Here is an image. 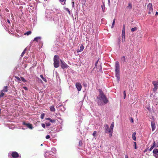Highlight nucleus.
Here are the masks:
<instances>
[{
  "label": "nucleus",
  "mask_w": 158,
  "mask_h": 158,
  "mask_svg": "<svg viewBox=\"0 0 158 158\" xmlns=\"http://www.w3.org/2000/svg\"><path fill=\"white\" fill-rule=\"evenodd\" d=\"M99 94L97 98V103L99 105L102 106L107 103L109 101L106 96L105 95L102 90L99 89Z\"/></svg>",
  "instance_id": "nucleus-1"
},
{
  "label": "nucleus",
  "mask_w": 158,
  "mask_h": 158,
  "mask_svg": "<svg viewBox=\"0 0 158 158\" xmlns=\"http://www.w3.org/2000/svg\"><path fill=\"white\" fill-rule=\"evenodd\" d=\"M110 128L109 127V126L108 125L106 124L105 125V133L106 134H109V137H111L112 135L113 132L111 130H110Z\"/></svg>",
  "instance_id": "nucleus-2"
},
{
  "label": "nucleus",
  "mask_w": 158,
  "mask_h": 158,
  "mask_svg": "<svg viewBox=\"0 0 158 158\" xmlns=\"http://www.w3.org/2000/svg\"><path fill=\"white\" fill-rule=\"evenodd\" d=\"M55 153L51 151H46L44 154V156L45 158H51L52 156Z\"/></svg>",
  "instance_id": "nucleus-3"
},
{
  "label": "nucleus",
  "mask_w": 158,
  "mask_h": 158,
  "mask_svg": "<svg viewBox=\"0 0 158 158\" xmlns=\"http://www.w3.org/2000/svg\"><path fill=\"white\" fill-rule=\"evenodd\" d=\"M152 84L154 86V88L153 89V90L154 92H155L158 88V81H153Z\"/></svg>",
  "instance_id": "nucleus-4"
},
{
  "label": "nucleus",
  "mask_w": 158,
  "mask_h": 158,
  "mask_svg": "<svg viewBox=\"0 0 158 158\" xmlns=\"http://www.w3.org/2000/svg\"><path fill=\"white\" fill-rule=\"evenodd\" d=\"M115 73H119V63L117 61L115 62Z\"/></svg>",
  "instance_id": "nucleus-5"
},
{
  "label": "nucleus",
  "mask_w": 158,
  "mask_h": 158,
  "mask_svg": "<svg viewBox=\"0 0 158 158\" xmlns=\"http://www.w3.org/2000/svg\"><path fill=\"white\" fill-rule=\"evenodd\" d=\"M60 66L62 69H64L67 68L69 67V66L62 60H60Z\"/></svg>",
  "instance_id": "nucleus-6"
},
{
  "label": "nucleus",
  "mask_w": 158,
  "mask_h": 158,
  "mask_svg": "<svg viewBox=\"0 0 158 158\" xmlns=\"http://www.w3.org/2000/svg\"><path fill=\"white\" fill-rule=\"evenodd\" d=\"M75 86L78 91H80L81 90L82 88V85L80 83L78 82L76 83Z\"/></svg>",
  "instance_id": "nucleus-7"
},
{
  "label": "nucleus",
  "mask_w": 158,
  "mask_h": 158,
  "mask_svg": "<svg viewBox=\"0 0 158 158\" xmlns=\"http://www.w3.org/2000/svg\"><path fill=\"white\" fill-rule=\"evenodd\" d=\"M23 124L26 126L27 127L31 129H32L33 128L32 125L29 123H27L25 122H23Z\"/></svg>",
  "instance_id": "nucleus-8"
},
{
  "label": "nucleus",
  "mask_w": 158,
  "mask_h": 158,
  "mask_svg": "<svg viewBox=\"0 0 158 158\" xmlns=\"http://www.w3.org/2000/svg\"><path fill=\"white\" fill-rule=\"evenodd\" d=\"M12 157L14 158H16L19 157V154L16 152H12L11 154Z\"/></svg>",
  "instance_id": "nucleus-9"
},
{
  "label": "nucleus",
  "mask_w": 158,
  "mask_h": 158,
  "mask_svg": "<svg viewBox=\"0 0 158 158\" xmlns=\"http://www.w3.org/2000/svg\"><path fill=\"white\" fill-rule=\"evenodd\" d=\"M151 126L152 128V131H154L156 129V125L155 122L154 121H152L151 122Z\"/></svg>",
  "instance_id": "nucleus-10"
},
{
  "label": "nucleus",
  "mask_w": 158,
  "mask_h": 158,
  "mask_svg": "<svg viewBox=\"0 0 158 158\" xmlns=\"http://www.w3.org/2000/svg\"><path fill=\"white\" fill-rule=\"evenodd\" d=\"M54 65L55 67L56 68H58L59 66V61H54Z\"/></svg>",
  "instance_id": "nucleus-11"
},
{
  "label": "nucleus",
  "mask_w": 158,
  "mask_h": 158,
  "mask_svg": "<svg viewBox=\"0 0 158 158\" xmlns=\"http://www.w3.org/2000/svg\"><path fill=\"white\" fill-rule=\"evenodd\" d=\"M41 37L40 36L36 37L34 38V40H32L31 41V43H32L34 41H35L36 42H38L41 40Z\"/></svg>",
  "instance_id": "nucleus-12"
},
{
  "label": "nucleus",
  "mask_w": 158,
  "mask_h": 158,
  "mask_svg": "<svg viewBox=\"0 0 158 158\" xmlns=\"http://www.w3.org/2000/svg\"><path fill=\"white\" fill-rule=\"evenodd\" d=\"M147 10H152V5L151 3H149L148 4L147 6Z\"/></svg>",
  "instance_id": "nucleus-13"
},
{
  "label": "nucleus",
  "mask_w": 158,
  "mask_h": 158,
  "mask_svg": "<svg viewBox=\"0 0 158 158\" xmlns=\"http://www.w3.org/2000/svg\"><path fill=\"white\" fill-rule=\"evenodd\" d=\"M115 77H116L117 80L118 82L119 81V73H115Z\"/></svg>",
  "instance_id": "nucleus-14"
},
{
  "label": "nucleus",
  "mask_w": 158,
  "mask_h": 158,
  "mask_svg": "<svg viewBox=\"0 0 158 158\" xmlns=\"http://www.w3.org/2000/svg\"><path fill=\"white\" fill-rule=\"evenodd\" d=\"M154 148H157L158 147V141H157L156 143L155 141L153 142L152 145Z\"/></svg>",
  "instance_id": "nucleus-15"
},
{
  "label": "nucleus",
  "mask_w": 158,
  "mask_h": 158,
  "mask_svg": "<svg viewBox=\"0 0 158 158\" xmlns=\"http://www.w3.org/2000/svg\"><path fill=\"white\" fill-rule=\"evenodd\" d=\"M136 133V132H134L133 133L132 135V138L133 140L135 141L136 140V137L135 136Z\"/></svg>",
  "instance_id": "nucleus-16"
},
{
  "label": "nucleus",
  "mask_w": 158,
  "mask_h": 158,
  "mask_svg": "<svg viewBox=\"0 0 158 158\" xmlns=\"http://www.w3.org/2000/svg\"><path fill=\"white\" fill-rule=\"evenodd\" d=\"M153 154L154 155L157 154L158 153V150L157 148L154 149L153 151Z\"/></svg>",
  "instance_id": "nucleus-17"
},
{
  "label": "nucleus",
  "mask_w": 158,
  "mask_h": 158,
  "mask_svg": "<svg viewBox=\"0 0 158 158\" xmlns=\"http://www.w3.org/2000/svg\"><path fill=\"white\" fill-rule=\"evenodd\" d=\"M121 62L123 63L126 62V58L125 56H123L121 58Z\"/></svg>",
  "instance_id": "nucleus-18"
},
{
  "label": "nucleus",
  "mask_w": 158,
  "mask_h": 158,
  "mask_svg": "<svg viewBox=\"0 0 158 158\" xmlns=\"http://www.w3.org/2000/svg\"><path fill=\"white\" fill-rule=\"evenodd\" d=\"M114 126V122H112L111 124L110 129L112 132L113 131V129Z\"/></svg>",
  "instance_id": "nucleus-19"
},
{
  "label": "nucleus",
  "mask_w": 158,
  "mask_h": 158,
  "mask_svg": "<svg viewBox=\"0 0 158 158\" xmlns=\"http://www.w3.org/2000/svg\"><path fill=\"white\" fill-rule=\"evenodd\" d=\"M2 91L4 92H7L8 91L7 87V86L4 87Z\"/></svg>",
  "instance_id": "nucleus-20"
},
{
  "label": "nucleus",
  "mask_w": 158,
  "mask_h": 158,
  "mask_svg": "<svg viewBox=\"0 0 158 158\" xmlns=\"http://www.w3.org/2000/svg\"><path fill=\"white\" fill-rule=\"evenodd\" d=\"M125 35V26L123 25L122 31V35Z\"/></svg>",
  "instance_id": "nucleus-21"
},
{
  "label": "nucleus",
  "mask_w": 158,
  "mask_h": 158,
  "mask_svg": "<svg viewBox=\"0 0 158 158\" xmlns=\"http://www.w3.org/2000/svg\"><path fill=\"white\" fill-rule=\"evenodd\" d=\"M54 61L59 60V57L58 56L55 55L54 57Z\"/></svg>",
  "instance_id": "nucleus-22"
},
{
  "label": "nucleus",
  "mask_w": 158,
  "mask_h": 158,
  "mask_svg": "<svg viewBox=\"0 0 158 158\" xmlns=\"http://www.w3.org/2000/svg\"><path fill=\"white\" fill-rule=\"evenodd\" d=\"M46 119L48 120L50 122L54 123L55 122V120L54 119H52L50 118H47Z\"/></svg>",
  "instance_id": "nucleus-23"
},
{
  "label": "nucleus",
  "mask_w": 158,
  "mask_h": 158,
  "mask_svg": "<svg viewBox=\"0 0 158 158\" xmlns=\"http://www.w3.org/2000/svg\"><path fill=\"white\" fill-rule=\"evenodd\" d=\"M84 46L82 45L80 46L79 50L78 51H77V52H80L82 51L84 49Z\"/></svg>",
  "instance_id": "nucleus-24"
},
{
  "label": "nucleus",
  "mask_w": 158,
  "mask_h": 158,
  "mask_svg": "<svg viewBox=\"0 0 158 158\" xmlns=\"http://www.w3.org/2000/svg\"><path fill=\"white\" fill-rule=\"evenodd\" d=\"M50 10H46V12H45V15H46V17L47 18H50V17L48 15V13H50Z\"/></svg>",
  "instance_id": "nucleus-25"
},
{
  "label": "nucleus",
  "mask_w": 158,
  "mask_h": 158,
  "mask_svg": "<svg viewBox=\"0 0 158 158\" xmlns=\"http://www.w3.org/2000/svg\"><path fill=\"white\" fill-rule=\"evenodd\" d=\"M50 108V110L52 111H54L55 110V108L53 106H51Z\"/></svg>",
  "instance_id": "nucleus-26"
},
{
  "label": "nucleus",
  "mask_w": 158,
  "mask_h": 158,
  "mask_svg": "<svg viewBox=\"0 0 158 158\" xmlns=\"http://www.w3.org/2000/svg\"><path fill=\"white\" fill-rule=\"evenodd\" d=\"M132 8V5L130 3H129L128 6L127 7V9H131Z\"/></svg>",
  "instance_id": "nucleus-27"
},
{
  "label": "nucleus",
  "mask_w": 158,
  "mask_h": 158,
  "mask_svg": "<svg viewBox=\"0 0 158 158\" xmlns=\"http://www.w3.org/2000/svg\"><path fill=\"white\" fill-rule=\"evenodd\" d=\"M120 41H121L120 37H119L118 38V40H117V42L119 46H120V44L121 43Z\"/></svg>",
  "instance_id": "nucleus-28"
},
{
  "label": "nucleus",
  "mask_w": 158,
  "mask_h": 158,
  "mask_svg": "<svg viewBox=\"0 0 158 158\" xmlns=\"http://www.w3.org/2000/svg\"><path fill=\"white\" fill-rule=\"evenodd\" d=\"M40 77L44 81H45V82L47 81L46 79L44 77L43 75H40Z\"/></svg>",
  "instance_id": "nucleus-29"
},
{
  "label": "nucleus",
  "mask_w": 158,
  "mask_h": 158,
  "mask_svg": "<svg viewBox=\"0 0 158 158\" xmlns=\"http://www.w3.org/2000/svg\"><path fill=\"white\" fill-rule=\"evenodd\" d=\"M61 2V3L64 5L65 4V0H59Z\"/></svg>",
  "instance_id": "nucleus-30"
},
{
  "label": "nucleus",
  "mask_w": 158,
  "mask_h": 158,
  "mask_svg": "<svg viewBox=\"0 0 158 158\" xmlns=\"http://www.w3.org/2000/svg\"><path fill=\"white\" fill-rule=\"evenodd\" d=\"M122 40L123 42L125 41V35H122Z\"/></svg>",
  "instance_id": "nucleus-31"
},
{
  "label": "nucleus",
  "mask_w": 158,
  "mask_h": 158,
  "mask_svg": "<svg viewBox=\"0 0 158 158\" xmlns=\"http://www.w3.org/2000/svg\"><path fill=\"white\" fill-rule=\"evenodd\" d=\"M115 21V19H114L113 20V23H112V25L111 26V28H113V27L114 26V25Z\"/></svg>",
  "instance_id": "nucleus-32"
},
{
  "label": "nucleus",
  "mask_w": 158,
  "mask_h": 158,
  "mask_svg": "<svg viewBox=\"0 0 158 158\" xmlns=\"http://www.w3.org/2000/svg\"><path fill=\"white\" fill-rule=\"evenodd\" d=\"M31 31H27L26 32L24 33V35H29L31 34Z\"/></svg>",
  "instance_id": "nucleus-33"
},
{
  "label": "nucleus",
  "mask_w": 158,
  "mask_h": 158,
  "mask_svg": "<svg viewBox=\"0 0 158 158\" xmlns=\"http://www.w3.org/2000/svg\"><path fill=\"white\" fill-rule=\"evenodd\" d=\"M26 50V48H25L24 51H23V52H22V53L21 55V56L22 57L24 55V54H25V51Z\"/></svg>",
  "instance_id": "nucleus-34"
},
{
  "label": "nucleus",
  "mask_w": 158,
  "mask_h": 158,
  "mask_svg": "<svg viewBox=\"0 0 158 158\" xmlns=\"http://www.w3.org/2000/svg\"><path fill=\"white\" fill-rule=\"evenodd\" d=\"M137 27H135L132 28H131V31L132 32H133V31H136L137 30Z\"/></svg>",
  "instance_id": "nucleus-35"
},
{
  "label": "nucleus",
  "mask_w": 158,
  "mask_h": 158,
  "mask_svg": "<svg viewBox=\"0 0 158 158\" xmlns=\"http://www.w3.org/2000/svg\"><path fill=\"white\" fill-rule=\"evenodd\" d=\"M21 80L22 81H23L24 82H25L27 81L23 77H21Z\"/></svg>",
  "instance_id": "nucleus-36"
},
{
  "label": "nucleus",
  "mask_w": 158,
  "mask_h": 158,
  "mask_svg": "<svg viewBox=\"0 0 158 158\" xmlns=\"http://www.w3.org/2000/svg\"><path fill=\"white\" fill-rule=\"evenodd\" d=\"M45 125L46 126V127L49 126H50V125H51V123L49 122H48V123L45 122Z\"/></svg>",
  "instance_id": "nucleus-37"
},
{
  "label": "nucleus",
  "mask_w": 158,
  "mask_h": 158,
  "mask_svg": "<svg viewBox=\"0 0 158 158\" xmlns=\"http://www.w3.org/2000/svg\"><path fill=\"white\" fill-rule=\"evenodd\" d=\"M4 95V94L3 93V92H2L1 91V94H0V98H1V97H3Z\"/></svg>",
  "instance_id": "nucleus-38"
},
{
  "label": "nucleus",
  "mask_w": 158,
  "mask_h": 158,
  "mask_svg": "<svg viewBox=\"0 0 158 158\" xmlns=\"http://www.w3.org/2000/svg\"><path fill=\"white\" fill-rule=\"evenodd\" d=\"M44 115H45V114H44V113H43V114H41V118L42 119H43L44 118Z\"/></svg>",
  "instance_id": "nucleus-39"
},
{
  "label": "nucleus",
  "mask_w": 158,
  "mask_h": 158,
  "mask_svg": "<svg viewBox=\"0 0 158 158\" xmlns=\"http://www.w3.org/2000/svg\"><path fill=\"white\" fill-rule=\"evenodd\" d=\"M133 143L134 144V147L135 149H136L137 148V147L136 146V143L135 142H134Z\"/></svg>",
  "instance_id": "nucleus-40"
},
{
  "label": "nucleus",
  "mask_w": 158,
  "mask_h": 158,
  "mask_svg": "<svg viewBox=\"0 0 158 158\" xmlns=\"http://www.w3.org/2000/svg\"><path fill=\"white\" fill-rule=\"evenodd\" d=\"M52 151L53 152H56V148H52Z\"/></svg>",
  "instance_id": "nucleus-41"
},
{
  "label": "nucleus",
  "mask_w": 158,
  "mask_h": 158,
  "mask_svg": "<svg viewBox=\"0 0 158 158\" xmlns=\"http://www.w3.org/2000/svg\"><path fill=\"white\" fill-rule=\"evenodd\" d=\"M97 133V131H94V132L93 134V135L94 136H95L96 135V134Z\"/></svg>",
  "instance_id": "nucleus-42"
},
{
  "label": "nucleus",
  "mask_w": 158,
  "mask_h": 158,
  "mask_svg": "<svg viewBox=\"0 0 158 158\" xmlns=\"http://www.w3.org/2000/svg\"><path fill=\"white\" fill-rule=\"evenodd\" d=\"M41 126L42 127L44 128H45V124L44 123H42L41 124Z\"/></svg>",
  "instance_id": "nucleus-43"
},
{
  "label": "nucleus",
  "mask_w": 158,
  "mask_h": 158,
  "mask_svg": "<svg viewBox=\"0 0 158 158\" xmlns=\"http://www.w3.org/2000/svg\"><path fill=\"white\" fill-rule=\"evenodd\" d=\"M123 94H124V98L125 99L126 98V94L125 91H124L123 92Z\"/></svg>",
  "instance_id": "nucleus-44"
},
{
  "label": "nucleus",
  "mask_w": 158,
  "mask_h": 158,
  "mask_svg": "<svg viewBox=\"0 0 158 158\" xmlns=\"http://www.w3.org/2000/svg\"><path fill=\"white\" fill-rule=\"evenodd\" d=\"M154 148V147L152 146L150 148V149H149V151H151L153 149V148Z\"/></svg>",
  "instance_id": "nucleus-45"
},
{
  "label": "nucleus",
  "mask_w": 158,
  "mask_h": 158,
  "mask_svg": "<svg viewBox=\"0 0 158 158\" xmlns=\"http://www.w3.org/2000/svg\"><path fill=\"white\" fill-rule=\"evenodd\" d=\"M99 60H98L96 62L95 64V67H97V64L98 63Z\"/></svg>",
  "instance_id": "nucleus-46"
},
{
  "label": "nucleus",
  "mask_w": 158,
  "mask_h": 158,
  "mask_svg": "<svg viewBox=\"0 0 158 158\" xmlns=\"http://www.w3.org/2000/svg\"><path fill=\"white\" fill-rule=\"evenodd\" d=\"M50 136L49 135H47L46 136V139H48L50 138Z\"/></svg>",
  "instance_id": "nucleus-47"
},
{
  "label": "nucleus",
  "mask_w": 158,
  "mask_h": 158,
  "mask_svg": "<svg viewBox=\"0 0 158 158\" xmlns=\"http://www.w3.org/2000/svg\"><path fill=\"white\" fill-rule=\"evenodd\" d=\"M102 10H103L105 9V6H104V5H103V6H102Z\"/></svg>",
  "instance_id": "nucleus-48"
},
{
  "label": "nucleus",
  "mask_w": 158,
  "mask_h": 158,
  "mask_svg": "<svg viewBox=\"0 0 158 158\" xmlns=\"http://www.w3.org/2000/svg\"><path fill=\"white\" fill-rule=\"evenodd\" d=\"M23 88L25 90H27L28 89L27 87H26L24 86L23 87Z\"/></svg>",
  "instance_id": "nucleus-49"
},
{
  "label": "nucleus",
  "mask_w": 158,
  "mask_h": 158,
  "mask_svg": "<svg viewBox=\"0 0 158 158\" xmlns=\"http://www.w3.org/2000/svg\"><path fill=\"white\" fill-rule=\"evenodd\" d=\"M131 123H133L134 122V120L132 118H131Z\"/></svg>",
  "instance_id": "nucleus-50"
},
{
  "label": "nucleus",
  "mask_w": 158,
  "mask_h": 158,
  "mask_svg": "<svg viewBox=\"0 0 158 158\" xmlns=\"http://www.w3.org/2000/svg\"><path fill=\"white\" fill-rule=\"evenodd\" d=\"M69 14L70 15H71V12L72 11V10H67Z\"/></svg>",
  "instance_id": "nucleus-51"
},
{
  "label": "nucleus",
  "mask_w": 158,
  "mask_h": 158,
  "mask_svg": "<svg viewBox=\"0 0 158 158\" xmlns=\"http://www.w3.org/2000/svg\"><path fill=\"white\" fill-rule=\"evenodd\" d=\"M16 78L18 80H20V78L18 77H16Z\"/></svg>",
  "instance_id": "nucleus-52"
},
{
  "label": "nucleus",
  "mask_w": 158,
  "mask_h": 158,
  "mask_svg": "<svg viewBox=\"0 0 158 158\" xmlns=\"http://www.w3.org/2000/svg\"><path fill=\"white\" fill-rule=\"evenodd\" d=\"M63 108V110H62L64 111L65 110V108L64 107V106H61Z\"/></svg>",
  "instance_id": "nucleus-53"
},
{
  "label": "nucleus",
  "mask_w": 158,
  "mask_h": 158,
  "mask_svg": "<svg viewBox=\"0 0 158 158\" xmlns=\"http://www.w3.org/2000/svg\"><path fill=\"white\" fill-rule=\"evenodd\" d=\"M154 156L156 157V158H158V156H157V154H156V155H154Z\"/></svg>",
  "instance_id": "nucleus-54"
},
{
  "label": "nucleus",
  "mask_w": 158,
  "mask_h": 158,
  "mask_svg": "<svg viewBox=\"0 0 158 158\" xmlns=\"http://www.w3.org/2000/svg\"><path fill=\"white\" fill-rule=\"evenodd\" d=\"M81 141H79V145H80V146H81Z\"/></svg>",
  "instance_id": "nucleus-55"
},
{
  "label": "nucleus",
  "mask_w": 158,
  "mask_h": 158,
  "mask_svg": "<svg viewBox=\"0 0 158 158\" xmlns=\"http://www.w3.org/2000/svg\"><path fill=\"white\" fill-rule=\"evenodd\" d=\"M7 22L9 23H10V21L9 20V19H7Z\"/></svg>",
  "instance_id": "nucleus-56"
},
{
  "label": "nucleus",
  "mask_w": 158,
  "mask_h": 158,
  "mask_svg": "<svg viewBox=\"0 0 158 158\" xmlns=\"http://www.w3.org/2000/svg\"><path fill=\"white\" fill-rule=\"evenodd\" d=\"M110 0H108V4L109 5H110Z\"/></svg>",
  "instance_id": "nucleus-57"
},
{
  "label": "nucleus",
  "mask_w": 158,
  "mask_h": 158,
  "mask_svg": "<svg viewBox=\"0 0 158 158\" xmlns=\"http://www.w3.org/2000/svg\"><path fill=\"white\" fill-rule=\"evenodd\" d=\"M158 15V12H156V15Z\"/></svg>",
  "instance_id": "nucleus-58"
},
{
  "label": "nucleus",
  "mask_w": 158,
  "mask_h": 158,
  "mask_svg": "<svg viewBox=\"0 0 158 158\" xmlns=\"http://www.w3.org/2000/svg\"><path fill=\"white\" fill-rule=\"evenodd\" d=\"M125 158H128V156L126 155L125 156Z\"/></svg>",
  "instance_id": "nucleus-59"
},
{
  "label": "nucleus",
  "mask_w": 158,
  "mask_h": 158,
  "mask_svg": "<svg viewBox=\"0 0 158 158\" xmlns=\"http://www.w3.org/2000/svg\"><path fill=\"white\" fill-rule=\"evenodd\" d=\"M147 149H146L145 150L144 152H146L147 151Z\"/></svg>",
  "instance_id": "nucleus-60"
},
{
  "label": "nucleus",
  "mask_w": 158,
  "mask_h": 158,
  "mask_svg": "<svg viewBox=\"0 0 158 158\" xmlns=\"http://www.w3.org/2000/svg\"><path fill=\"white\" fill-rule=\"evenodd\" d=\"M10 155V154H8V156H9Z\"/></svg>",
  "instance_id": "nucleus-61"
},
{
  "label": "nucleus",
  "mask_w": 158,
  "mask_h": 158,
  "mask_svg": "<svg viewBox=\"0 0 158 158\" xmlns=\"http://www.w3.org/2000/svg\"><path fill=\"white\" fill-rule=\"evenodd\" d=\"M22 129H23V130L25 129V128H22Z\"/></svg>",
  "instance_id": "nucleus-62"
},
{
  "label": "nucleus",
  "mask_w": 158,
  "mask_h": 158,
  "mask_svg": "<svg viewBox=\"0 0 158 158\" xmlns=\"http://www.w3.org/2000/svg\"><path fill=\"white\" fill-rule=\"evenodd\" d=\"M148 13H149V14H150V12L149 11V12Z\"/></svg>",
  "instance_id": "nucleus-63"
},
{
  "label": "nucleus",
  "mask_w": 158,
  "mask_h": 158,
  "mask_svg": "<svg viewBox=\"0 0 158 158\" xmlns=\"http://www.w3.org/2000/svg\"><path fill=\"white\" fill-rule=\"evenodd\" d=\"M42 145H43V144H41V146H42Z\"/></svg>",
  "instance_id": "nucleus-64"
}]
</instances>
